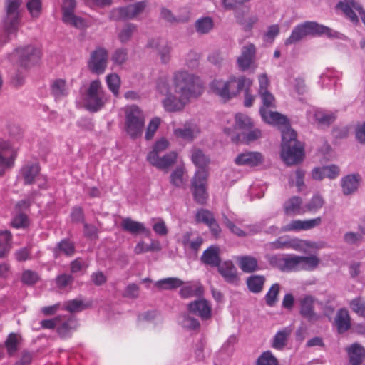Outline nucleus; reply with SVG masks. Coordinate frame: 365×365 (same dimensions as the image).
<instances>
[{
    "label": "nucleus",
    "mask_w": 365,
    "mask_h": 365,
    "mask_svg": "<svg viewBox=\"0 0 365 365\" xmlns=\"http://www.w3.org/2000/svg\"><path fill=\"white\" fill-rule=\"evenodd\" d=\"M236 63L238 70L241 72L247 71L254 72L256 70L258 64L257 63V48L255 44L250 43L242 46Z\"/></svg>",
    "instance_id": "1a4fd4ad"
},
{
    "label": "nucleus",
    "mask_w": 365,
    "mask_h": 365,
    "mask_svg": "<svg viewBox=\"0 0 365 365\" xmlns=\"http://www.w3.org/2000/svg\"><path fill=\"white\" fill-rule=\"evenodd\" d=\"M16 52L19 57L20 66L26 69L36 63L41 56V50L33 46L18 48Z\"/></svg>",
    "instance_id": "2eb2a0df"
},
{
    "label": "nucleus",
    "mask_w": 365,
    "mask_h": 365,
    "mask_svg": "<svg viewBox=\"0 0 365 365\" xmlns=\"http://www.w3.org/2000/svg\"><path fill=\"white\" fill-rule=\"evenodd\" d=\"M189 312L199 317L202 320H208L212 317V307L210 303L205 299H198L187 304Z\"/></svg>",
    "instance_id": "a211bd4d"
},
{
    "label": "nucleus",
    "mask_w": 365,
    "mask_h": 365,
    "mask_svg": "<svg viewBox=\"0 0 365 365\" xmlns=\"http://www.w3.org/2000/svg\"><path fill=\"white\" fill-rule=\"evenodd\" d=\"M178 158V153L176 151H170L160 157L156 156L153 159L147 160L153 166L163 170H168L175 165Z\"/></svg>",
    "instance_id": "aec40b11"
},
{
    "label": "nucleus",
    "mask_w": 365,
    "mask_h": 365,
    "mask_svg": "<svg viewBox=\"0 0 365 365\" xmlns=\"http://www.w3.org/2000/svg\"><path fill=\"white\" fill-rule=\"evenodd\" d=\"M359 187V178L356 175H348L342 180L343 192L345 195L353 193Z\"/></svg>",
    "instance_id": "de8ad7c7"
},
{
    "label": "nucleus",
    "mask_w": 365,
    "mask_h": 365,
    "mask_svg": "<svg viewBox=\"0 0 365 365\" xmlns=\"http://www.w3.org/2000/svg\"><path fill=\"white\" fill-rule=\"evenodd\" d=\"M240 269L245 273H252L261 269L258 260L252 255H241L236 257Z\"/></svg>",
    "instance_id": "5701e85b"
},
{
    "label": "nucleus",
    "mask_w": 365,
    "mask_h": 365,
    "mask_svg": "<svg viewBox=\"0 0 365 365\" xmlns=\"http://www.w3.org/2000/svg\"><path fill=\"white\" fill-rule=\"evenodd\" d=\"M185 174V168L184 166H178L173 172L170 175V183L176 187H182L185 183V180L184 179V175Z\"/></svg>",
    "instance_id": "37998d69"
},
{
    "label": "nucleus",
    "mask_w": 365,
    "mask_h": 365,
    "mask_svg": "<svg viewBox=\"0 0 365 365\" xmlns=\"http://www.w3.org/2000/svg\"><path fill=\"white\" fill-rule=\"evenodd\" d=\"M191 160L198 168L197 170H205L209 173V158L199 148H194L191 150Z\"/></svg>",
    "instance_id": "c85d7f7f"
},
{
    "label": "nucleus",
    "mask_w": 365,
    "mask_h": 365,
    "mask_svg": "<svg viewBox=\"0 0 365 365\" xmlns=\"http://www.w3.org/2000/svg\"><path fill=\"white\" fill-rule=\"evenodd\" d=\"M147 6V1H141L125 6L116 8L112 10L111 17L117 21L136 19L145 11Z\"/></svg>",
    "instance_id": "9d476101"
},
{
    "label": "nucleus",
    "mask_w": 365,
    "mask_h": 365,
    "mask_svg": "<svg viewBox=\"0 0 365 365\" xmlns=\"http://www.w3.org/2000/svg\"><path fill=\"white\" fill-rule=\"evenodd\" d=\"M13 236L9 230L0 231V258L8 256L12 247Z\"/></svg>",
    "instance_id": "c9c22d12"
},
{
    "label": "nucleus",
    "mask_w": 365,
    "mask_h": 365,
    "mask_svg": "<svg viewBox=\"0 0 365 365\" xmlns=\"http://www.w3.org/2000/svg\"><path fill=\"white\" fill-rule=\"evenodd\" d=\"M125 130L132 138L140 137L145 127V116L143 111L135 105L125 110Z\"/></svg>",
    "instance_id": "423d86ee"
},
{
    "label": "nucleus",
    "mask_w": 365,
    "mask_h": 365,
    "mask_svg": "<svg viewBox=\"0 0 365 365\" xmlns=\"http://www.w3.org/2000/svg\"><path fill=\"white\" fill-rule=\"evenodd\" d=\"M336 113L331 111H323V110H317L314 113V118L320 125H326L329 126L331 123L336 120Z\"/></svg>",
    "instance_id": "49530a36"
},
{
    "label": "nucleus",
    "mask_w": 365,
    "mask_h": 365,
    "mask_svg": "<svg viewBox=\"0 0 365 365\" xmlns=\"http://www.w3.org/2000/svg\"><path fill=\"white\" fill-rule=\"evenodd\" d=\"M26 8L33 18H38L42 11L41 0H28Z\"/></svg>",
    "instance_id": "bf43d9fd"
},
{
    "label": "nucleus",
    "mask_w": 365,
    "mask_h": 365,
    "mask_svg": "<svg viewBox=\"0 0 365 365\" xmlns=\"http://www.w3.org/2000/svg\"><path fill=\"white\" fill-rule=\"evenodd\" d=\"M172 86L176 95H182L189 99L197 98L203 92V83L200 78L184 70L173 73Z\"/></svg>",
    "instance_id": "7ed1b4c3"
},
{
    "label": "nucleus",
    "mask_w": 365,
    "mask_h": 365,
    "mask_svg": "<svg viewBox=\"0 0 365 365\" xmlns=\"http://www.w3.org/2000/svg\"><path fill=\"white\" fill-rule=\"evenodd\" d=\"M22 338L20 334L10 333L4 341V346L9 356H13L19 349Z\"/></svg>",
    "instance_id": "4c0bfd02"
},
{
    "label": "nucleus",
    "mask_w": 365,
    "mask_h": 365,
    "mask_svg": "<svg viewBox=\"0 0 365 365\" xmlns=\"http://www.w3.org/2000/svg\"><path fill=\"white\" fill-rule=\"evenodd\" d=\"M215 217L213 213L205 208L198 209L195 215V220L197 223H202L207 225L210 223Z\"/></svg>",
    "instance_id": "603ef678"
},
{
    "label": "nucleus",
    "mask_w": 365,
    "mask_h": 365,
    "mask_svg": "<svg viewBox=\"0 0 365 365\" xmlns=\"http://www.w3.org/2000/svg\"><path fill=\"white\" fill-rule=\"evenodd\" d=\"M73 279H74L71 274H61L56 277L55 284L60 291H69L71 289Z\"/></svg>",
    "instance_id": "c03bdc74"
},
{
    "label": "nucleus",
    "mask_w": 365,
    "mask_h": 365,
    "mask_svg": "<svg viewBox=\"0 0 365 365\" xmlns=\"http://www.w3.org/2000/svg\"><path fill=\"white\" fill-rule=\"evenodd\" d=\"M106 80L108 89L115 97H118L121 83L119 76L116 73H110L106 76Z\"/></svg>",
    "instance_id": "3c124183"
},
{
    "label": "nucleus",
    "mask_w": 365,
    "mask_h": 365,
    "mask_svg": "<svg viewBox=\"0 0 365 365\" xmlns=\"http://www.w3.org/2000/svg\"><path fill=\"white\" fill-rule=\"evenodd\" d=\"M180 242L185 250L197 254L203 243V238L197 233L187 232L182 235Z\"/></svg>",
    "instance_id": "412c9836"
},
{
    "label": "nucleus",
    "mask_w": 365,
    "mask_h": 365,
    "mask_svg": "<svg viewBox=\"0 0 365 365\" xmlns=\"http://www.w3.org/2000/svg\"><path fill=\"white\" fill-rule=\"evenodd\" d=\"M58 317H61V320L58 322L56 332L61 337L68 336L77 327L76 320L66 315H58Z\"/></svg>",
    "instance_id": "393cba45"
},
{
    "label": "nucleus",
    "mask_w": 365,
    "mask_h": 365,
    "mask_svg": "<svg viewBox=\"0 0 365 365\" xmlns=\"http://www.w3.org/2000/svg\"><path fill=\"white\" fill-rule=\"evenodd\" d=\"M324 203V202L323 198L321 196L316 195L312 198L310 202L307 205V206H306L307 210L309 212H314L317 210H318L319 209L322 208Z\"/></svg>",
    "instance_id": "338daca9"
},
{
    "label": "nucleus",
    "mask_w": 365,
    "mask_h": 365,
    "mask_svg": "<svg viewBox=\"0 0 365 365\" xmlns=\"http://www.w3.org/2000/svg\"><path fill=\"white\" fill-rule=\"evenodd\" d=\"M17 156V151L9 141L0 140V176L11 168Z\"/></svg>",
    "instance_id": "4468645a"
},
{
    "label": "nucleus",
    "mask_w": 365,
    "mask_h": 365,
    "mask_svg": "<svg viewBox=\"0 0 365 365\" xmlns=\"http://www.w3.org/2000/svg\"><path fill=\"white\" fill-rule=\"evenodd\" d=\"M199 131L188 125H185L183 128H176L173 130L174 135L178 138H181L188 142H191L195 138L196 133Z\"/></svg>",
    "instance_id": "a19ab883"
},
{
    "label": "nucleus",
    "mask_w": 365,
    "mask_h": 365,
    "mask_svg": "<svg viewBox=\"0 0 365 365\" xmlns=\"http://www.w3.org/2000/svg\"><path fill=\"white\" fill-rule=\"evenodd\" d=\"M309 35H325L328 37L335 36L334 31L331 28L315 21H306L298 25V39Z\"/></svg>",
    "instance_id": "ddd939ff"
},
{
    "label": "nucleus",
    "mask_w": 365,
    "mask_h": 365,
    "mask_svg": "<svg viewBox=\"0 0 365 365\" xmlns=\"http://www.w3.org/2000/svg\"><path fill=\"white\" fill-rule=\"evenodd\" d=\"M180 287V296L183 299L200 297L204 292V289L201 285L189 284Z\"/></svg>",
    "instance_id": "ea45409f"
},
{
    "label": "nucleus",
    "mask_w": 365,
    "mask_h": 365,
    "mask_svg": "<svg viewBox=\"0 0 365 365\" xmlns=\"http://www.w3.org/2000/svg\"><path fill=\"white\" fill-rule=\"evenodd\" d=\"M255 365H279V361L270 351H266L257 358Z\"/></svg>",
    "instance_id": "6e6d98bb"
},
{
    "label": "nucleus",
    "mask_w": 365,
    "mask_h": 365,
    "mask_svg": "<svg viewBox=\"0 0 365 365\" xmlns=\"http://www.w3.org/2000/svg\"><path fill=\"white\" fill-rule=\"evenodd\" d=\"M62 20L64 23L78 29H84L87 26L86 20L82 17L76 16L73 12L63 14Z\"/></svg>",
    "instance_id": "a18cd8bd"
},
{
    "label": "nucleus",
    "mask_w": 365,
    "mask_h": 365,
    "mask_svg": "<svg viewBox=\"0 0 365 365\" xmlns=\"http://www.w3.org/2000/svg\"><path fill=\"white\" fill-rule=\"evenodd\" d=\"M262 137V131L259 128H252L247 132H241V133H236L231 137L232 142L235 143H245L250 144Z\"/></svg>",
    "instance_id": "a878e982"
},
{
    "label": "nucleus",
    "mask_w": 365,
    "mask_h": 365,
    "mask_svg": "<svg viewBox=\"0 0 365 365\" xmlns=\"http://www.w3.org/2000/svg\"><path fill=\"white\" fill-rule=\"evenodd\" d=\"M322 223V217H317L314 219L307 220H298V230H308L318 227Z\"/></svg>",
    "instance_id": "680f3d73"
},
{
    "label": "nucleus",
    "mask_w": 365,
    "mask_h": 365,
    "mask_svg": "<svg viewBox=\"0 0 365 365\" xmlns=\"http://www.w3.org/2000/svg\"><path fill=\"white\" fill-rule=\"evenodd\" d=\"M71 221L74 223H85V215L82 207L75 206L72 208L71 212Z\"/></svg>",
    "instance_id": "69168bd1"
},
{
    "label": "nucleus",
    "mask_w": 365,
    "mask_h": 365,
    "mask_svg": "<svg viewBox=\"0 0 365 365\" xmlns=\"http://www.w3.org/2000/svg\"><path fill=\"white\" fill-rule=\"evenodd\" d=\"M40 280V277L36 272L31 269L24 270L21 277V281L24 284L32 286Z\"/></svg>",
    "instance_id": "5fc2aeb1"
},
{
    "label": "nucleus",
    "mask_w": 365,
    "mask_h": 365,
    "mask_svg": "<svg viewBox=\"0 0 365 365\" xmlns=\"http://www.w3.org/2000/svg\"><path fill=\"white\" fill-rule=\"evenodd\" d=\"M84 108L91 113L101 110L108 101V97L99 79L91 81L83 96Z\"/></svg>",
    "instance_id": "20e7f679"
},
{
    "label": "nucleus",
    "mask_w": 365,
    "mask_h": 365,
    "mask_svg": "<svg viewBox=\"0 0 365 365\" xmlns=\"http://www.w3.org/2000/svg\"><path fill=\"white\" fill-rule=\"evenodd\" d=\"M314 299L311 296H307L301 301L300 314L311 322L317 321L319 318L314 310Z\"/></svg>",
    "instance_id": "cd10ccee"
},
{
    "label": "nucleus",
    "mask_w": 365,
    "mask_h": 365,
    "mask_svg": "<svg viewBox=\"0 0 365 365\" xmlns=\"http://www.w3.org/2000/svg\"><path fill=\"white\" fill-rule=\"evenodd\" d=\"M160 125V118L155 117L150 120L146 129L145 138L147 140H151Z\"/></svg>",
    "instance_id": "e2e57ef3"
},
{
    "label": "nucleus",
    "mask_w": 365,
    "mask_h": 365,
    "mask_svg": "<svg viewBox=\"0 0 365 365\" xmlns=\"http://www.w3.org/2000/svg\"><path fill=\"white\" fill-rule=\"evenodd\" d=\"M56 257L64 255L66 257H71L76 253L75 243L68 238L61 240L53 249Z\"/></svg>",
    "instance_id": "7c9ffc66"
},
{
    "label": "nucleus",
    "mask_w": 365,
    "mask_h": 365,
    "mask_svg": "<svg viewBox=\"0 0 365 365\" xmlns=\"http://www.w3.org/2000/svg\"><path fill=\"white\" fill-rule=\"evenodd\" d=\"M294 327H286L277 331L271 341V346L278 351H282L287 346L293 332Z\"/></svg>",
    "instance_id": "4be33fe9"
},
{
    "label": "nucleus",
    "mask_w": 365,
    "mask_h": 365,
    "mask_svg": "<svg viewBox=\"0 0 365 365\" xmlns=\"http://www.w3.org/2000/svg\"><path fill=\"white\" fill-rule=\"evenodd\" d=\"M184 282L177 277H168L160 279L155 283V287L159 290L175 289L182 287Z\"/></svg>",
    "instance_id": "58836bf2"
},
{
    "label": "nucleus",
    "mask_w": 365,
    "mask_h": 365,
    "mask_svg": "<svg viewBox=\"0 0 365 365\" xmlns=\"http://www.w3.org/2000/svg\"><path fill=\"white\" fill-rule=\"evenodd\" d=\"M108 61V51L103 47L98 46L91 53L88 61V68L93 73L102 74L106 71Z\"/></svg>",
    "instance_id": "f8f14e48"
},
{
    "label": "nucleus",
    "mask_w": 365,
    "mask_h": 365,
    "mask_svg": "<svg viewBox=\"0 0 365 365\" xmlns=\"http://www.w3.org/2000/svg\"><path fill=\"white\" fill-rule=\"evenodd\" d=\"M281 286L279 283H275L271 286L264 297L266 304L269 307H273L277 302V297L280 292Z\"/></svg>",
    "instance_id": "864d4df0"
},
{
    "label": "nucleus",
    "mask_w": 365,
    "mask_h": 365,
    "mask_svg": "<svg viewBox=\"0 0 365 365\" xmlns=\"http://www.w3.org/2000/svg\"><path fill=\"white\" fill-rule=\"evenodd\" d=\"M195 26L198 33L205 34H207L213 29L214 22L212 18L207 16L199 19L195 22Z\"/></svg>",
    "instance_id": "8fccbe9b"
},
{
    "label": "nucleus",
    "mask_w": 365,
    "mask_h": 365,
    "mask_svg": "<svg viewBox=\"0 0 365 365\" xmlns=\"http://www.w3.org/2000/svg\"><path fill=\"white\" fill-rule=\"evenodd\" d=\"M11 225L15 228H25L29 225V220L28 216L21 212H19L13 218Z\"/></svg>",
    "instance_id": "052dcab7"
},
{
    "label": "nucleus",
    "mask_w": 365,
    "mask_h": 365,
    "mask_svg": "<svg viewBox=\"0 0 365 365\" xmlns=\"http://www.w3.org/2000/svg\"><path fill=\"white\" fill-rule=\"evenodd\" d=\"M209 174L205 170H196L190 184L194 200L199 205H205L209 198L207 180Z\"/></svg>",
    "instance_id": "0eeeda50"
},
{
    "label": "nucleus",
    "mask_w": 365,
    "mask_h": 365,
    "mask_svg": "<svg viewBox=\"0 0 365 365\" xmlns=\"http://www.w3.org/2000/svg\"><path fill=\"white\" fill-rule=\"evenodd\" d=\"M351 310L359 316L365 317V299L361 297H357L349 303Z\"/></svg>",
    "instance_id": "4d7b16f0"
},
{
    "label": "nucleus",
    "mask_w": 365,
    "mask_h": 365,
    "mask_svg": "<svg viewBox=\"0 0 365 365\" xmlns=\"http://www.w3.org/2000/svg\"><path fill=\"white\" fill-rule=\"evenodd\" d=\"M264 158L259 152H244L235 159V163L239 166L256 167L261 165Z\"/></svg>",
    "instance_id": "6ab92c4d"
},
{
    "label": "nucleus",
    "mask_w": 365,
    "mask_h": 365,
    "mask_svg": "<svg viewBox=\"0 0 365 365\" xmlns=\"http://www.w3.org/2000/svg\"><path fill=\"white\" fill-rule=\"evenodd\" d=\"M217 268L219 274L227 283L235 285L239 284L240 278L236 267L231 260L221 262Z\"/></svg>",
    "instance_id": "f3484780"
},
{
    "label": "nucleus",
    "mask_w": 365,
    "mask_h": 365,
    "mask_svg": "<svg viewBox=\"0 0 365 365\" xmlns=\"http://www.w3.org/2000/svg\"><path fill=\"white\" fill-rule=\"evenodd\" d=\"M335 324L339 334L344 333L350 329L351 317L348 310L346 309L338 310L335 318Z\"/></svg>",
    "instance_id": "473e14b6"
},
{
    "label": "nucleus",
    "mask_w": 365,
    "mask_h": 365,
    "mask_svg": "<svg viewBox=\"0 0 365 365\" xmlns=\"http://www.w3.org/2000/svg\"><path fill=\"white\" fill-rule=\"evenodd\" d=\"M90 307H91V302L84 303L82 300L75 299L66 302L65 309L71 313H73L79 312L83 309L89 308Z\"/></svg>",
    "instance_id": "09e8293b"
},
{
    "label": "nucleus",
    "mask_w": 365,
    "mask_h": 365,
    "mask_svg": "<svg viewBox=\"0 0 365 365\" xmlns=\"http://www.w3.org/2000/svg\"><path fill=\"white\" fill-rule=\"evenodd\" d=\"M6 16L4 19V29L9 34L16 31L20 21L19 9L22 0H6Z\"/></svg>",
    "instance_id": "9b49d317"
},
{
    "label": "nucleus",
    "mask_w": 365,
    "mask_h": 365,
    "mask_svg": "<svg viewBox=\"0 0 365 365\" xmlns=\"http://www.w3.org/2000/svg\"><path fill=\"white\" fill-rule=\"evenodd\" d=\"M336 7L341 9L353 23H359V17L355 13V9L350 4H344L343 1H340L337 4Z\"/></svg>",
    "instance_id": "13d9d810"
},
{
    "label": "nucleus",
    "mask_w": 365,
    "mask_h": 365,
    "mask_svg": "<svg viewBox=\"0 0 365 365\" xmlns=\"http://www.w3.org/2000/svg\"><path fill=\"white\" fill-rule=\"evenodd\" d=\"M136 30V26L134 24H129L119 33L118 38L122 43L128 41L133 32Z\"/></svg>",
    "instance_id": "774afa93"
},
{
    "label": "nucleus",
    "mask_w": 365,
    "mask_h": 365,
    "mask_svg": "<svg viewBox=\"0 0 365 365\" xmlns=\"http://www.w3.org/2000/svg\"><path fill=\"white\" fill-rule=\"evenodd\" d=\"M259 94L262 101L259 109L262 119L266 123L277 126L282 133V159L289 165L296 164L297 133L291 128L290 122L285 115L269 110L275 108L274 96L269 91H263Z\"/></svg>",
    "instance_id": "f257e3e1"
},
{
    "label": "nucleus",
    "mask_w": 365,
    "mask_h": 365,
    "mask_svg": "<svg viewBox=\"0 0 365 365\" xmlns=\"http://www.w3.org/2000/svg\"><path fill=\"white\" fill-rule=\"evenodd\" d=\"M319 247L316 242L298 240V250L303 252L305 256H298V270L312 271L320 263V259L316 255Z\"/></svg>",
    "instance_id": "39448f33"
},
{
    "label": "nucleus",
    "mask_w": 365,
    "mask_h": 365,
    "mask_svg": "<svg viewBox=\"0 0 365 365\" xmlns=\"http://www.w3.org/2000/svg\"><path fill=\"white\" fill-rule=\"evenodd\" d=\"M88 267L86 262L81 257H77L73 260L70 264L71 272L73 274L77 273L81 271H86Z\"/></svg>",
    "instance_id": "0e129e2a"
},
{
    "label": "nucleus",
    "mask_w": 365,
    "mask_h": 365,
    "mask_svg": "<svg viewBox=\"0 0 365 365\" xmlns=\"http://www.w3.org/2000/svg\"><path fill=\"white\" fill-rule=\"evenodd\" d=\"M51 93L56 100L68 95L69 88L65 79L57 78L51 83Z\"/></svg>",
    "instance_id": "f704fd0d"
},
{
    "label": "nucleus",
    "mask_w": 365,
    "mask_h": 365,
    "mask_svg": "<svg viewBox=\"0 0 365 365\" xmlns=\"http://www.w3.org/2000/svg\"><path fill=\"white\" fill-rule=\"evenodd\" d=\"M200 259L205 264L217 267L221 263L219 248L213 246L208 247L203 252Z\"/></svg>",
    "instance_id": "2f4dec72"
},
{
    "label": "nucleus",
    "mask_w": 365,
    "mask_h": 365,
    "mask_svg": "<svg viewBox=\"0 0 365 365\" xmlns=\"http://www.w3.org/2000/svg\"><path fill=\"white\" fill-rule=\"evenodd\" d=\"M158 90L163 93L166 91V97L163 101L165 110L170 113L180 112L184 109L190 99L182 95H174L168 88L165 81H161L158 83Z\"/></svg>",
    "instance_id": "6e6552de"
},
{
    "label": "nucleus",
    "mask_w": 365,
    "mask_h": 365,
    "mask_svg": "<svg viewBox=\"0 0 365 365\" xmlns=\"http://www.w3.org/2000/svg\"><path fill=\"white\" fill-rule=\"evenodd\" d=\"M148 47L155 48L158 51V54L163 63H166L170 61L171 48L166 42L159 38L152 39L148 43Z\"/></svg>",
    "instance_id": "c756f323"
},
{
    "label": "nucleus",
    "mask_w": 365,
    "mask_h": 365,
    "mask_svg": "<svg viewBox=\"0 0 365 365\" xmlns=\"http://www.w3.org/2000/svg\"><path fill=\"white\" fill-rule=\"evenodd\" d=\"M346 350L351 365H359L365 359V349L358 343L351 344Z\"/></svg>",
    "instance_id": "72a5a7b5"
},
{
    "label": "nucleus",
    "mask_w": 365,
    "mask_h": 365,
    "mask_svg": "<svg viewBox=\"0 0 365 365\" xmlns=\"http://www.w3.org/2000/svg\"><path fill=\"white\" fill-rule=\"evenodd\" d=\"M121 227L124 231L132 235L143 233L148 237L150 235V231L145 227L143 223L134 221L129 217L122 220Z\"/></svg>",
    "instance_id": "bb28decb"
},
{
    "label": "nucleus",
    "mask_w": 365,
    "mask_h": 365,
    "mask_svg": "<svg viewBox=\"0 0 365 365\" xmlns=\"http://www.w3.org/2000/svg\"><path fill=\"white\" fill-rule=\"evenodd\" d=\"M170 146L169 140L165 138L162 137L157 140L153 145V149L150 151L147 155V160L153 159L156 156L159 155L160 153L166 150Z\"/></svg>",
    "instance_id": "79ce46f5"
},
{
    "label": "nucleus",
    "mask_w": 365,
    "mask_h": 365,
    "mask_svg": "<svg viewBox=\"0 0 365 365\" xmlns=\"http://www.w3.org/2000/svg\"><path fill=\"white\" fill-rule=\"evenodd\" d=\"M265 282L264 276L253 274L247 278L246 284L251 292L258 294L263 290Z\"/></svg>",
    "instance_id": "e433bc0d"
},
{
    "label": "nucleus",
    "mask_w": 365,
    "mask_h": 365,
    "mask_svg": "<svg viewBox=\"0 0 365 365\" xmlns=\"http://www.w3.org/2000/svg\"><path fill=\"white\" fill-rule=\"evenodd\" d=\"M252 84L253 81L245 76L232 75L226 81L214 79L210 84V88L221 98L228 101L237 96L243 88L252 87Z\"/></svg>",
    "instance_id": "f03ea898"
},
{
    "label": "nucleus",
    "mask_w": 365,
    "mask_h": 365,
    "mask_svg": "<svg viewBox=\"0 0 365 365\" xmlns=\"http://www.w3.org/2000/svg\"><path fill=\"white\" fill-rule=\"evenodd\" d=\"M41 166L38 163L26 164L20 170L24 180V185H32L35 182L36 178L39 176Z\"/></svg>",
    "instance_id": "b1692460"
},
{
    "label": "nucleus",
    "mask_w": 365,
    "mask_h": 365,
    "mask_svg": "<svg viewBox=\"0 0 365 365\" xmlns=\"http://www.w3.org/2000/svg\"><path fill=\"white\" fill-rule=\"evenodd\" d=\"M254 127L253 120L246 114L238 113L235 115V125L224 126V133L230 138L232 135L247 132Z\"/></svg>",
    "instance_id": "dca6fc26"
}]
</instances>
